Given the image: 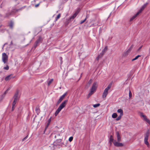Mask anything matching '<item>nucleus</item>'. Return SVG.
Returning <instances> with one entry per match:
<instances>
[{"label":"nucleus","instance_id":"f257e3e1","mask_svg":"<svg viewBox=\"0 0 150 150\" xmlns=\"http://www.w3.org/2000/svg\"><path fill=\"white\" fill-rule=\"evenodd\" d=\"M67 101V100H65L59 106L56 110L55 113L54 115L55 116H57L59 112L61 111V110L65 107Z\"/></svg>","mask_w":150,"mask_h":150},{"label":"nucleus","instance_id":"f03ea898","mask_svg":"<svg viewBox=\"0 0 150 150\" xmlns=\"http://www.w3.org/2000/svg\"><path fill=\"white\" fill-rule=\"evenodd\" d=\"M112 85V83H110L108 85V87L105 89L102 95L103 98H104L106 97L108 94V90L111 87Z\"/></svg>","mask_w":150,"mask_h":150},{"label":"nucleus","instance_id":"7ed1b4c3","mask_svg":"<svg viewBox=\"0 0 150 150\" xmlns=\"http://www.w3.org/2000/svg\"><path fill=\"white\" fill-rule=\"evenodd\" d=\"M149 130H148L144 135V143L147 145L148 146L149 145V144L148 141L149 136Z\"/></svg>","mask_w":150,"mask_h":150},{"label":"nucleus","instance_id":"20e7f679","mask_svg":"<svg viewBox=\"0 0 150 150\" xmlns=\"http://www.w3.org/2000/svg\"><path fill=\"white\" fill-rule=\"evenodd\" d=\"M79 11L80 10L78 9L73 16H71L69 19L67 20L66 23L68 24L71 21V19H73L74 18L78 15V13L79 12Z\"/></svg>","mask_w":150,"mask_h":150},{"label":"nucleus","instance_id":"39448f33","mask_svg":"<svg viewBox=\"0 0 150 150\" xmlns=\"http://www.w3.org/2000/svg\"><path fill=\"white\" fill-rule=\"evenodd\" d=\"M8 56L5 53H3L2 54V60L5 64L6 63L8 60Z\"/></svg>","mask_w":150,"mask_h":150},{"label":"nucleus","instance_id":"423d86ee","mask_svg":"<svg viewBox=\"0 0 150 150\" xmlns=\"http://www.w3.org/2000/svg\"><path fill=\"white\" fill-rule=\"evenodd\" d=\"M42 40V38L41 36H40L34 44V46L35 48L37 46L38 44L41 42Z\"/></svg>","mask_w":150,"mask_h":150},{"label":"nucleus","instance_id":"0eeeda50","mask_svg":"<svg viewBox=\"0 0 150 150\" xmlns=\"http://www.w3.org/2000/svg\"><path fill=\"white\" fill-rule=\"evenodd\" d=\"M119 142H117L115 140L113 142V144L114 145L117 147H121L123 146V144L122 143H119Z\"/></svg>","mask_w":150,"mask_h":150},{"label":"nucleus","instance_id":"6e6552de","mask_svg":"<svg viewBox=\"0 0 150 150\" xmlns=\"http://www.w3.org/2000/svg\"><path fill=\"white\" fill-rule=\"evenodd\" d=\"M142 12V10H139L136 14L132 17L129 20V21L131 22L133 21Z\"/></svg>","mask_w":150,"mask_h":150},{"label":"nucleus","instance_id":"1a4fd4ad","mask_svg":"<svg viewBox=\"0 0 150 150\" xmlns=\"http://www.w3.org/2000/svg\"><path fill=\"white\" fill-rule=\"evenodd\" d=\"M97 82H94L93 84L92 87L91 89L95 91L97 87Z\"/></svg>","mask_w":150,"mask_h":150},{"label":"nucleus","instance_id":"9d476101","mask_svg":"<svg viewBox=\"0 0 150 150\" xmlns=\"http://www.w3.org/2000/svg\"><path fill=\"white\" fill-rule=\"evenodd\" d=\"M19 93V91L17 90L16 91V92L15 93L14 96L13 98L14 99V100L18 101L19 99V97L18 96Z\"/></svg>","mask_w":150,"mask_h":150},{"label":"nucleus","instance_id":"9b49d317","mask_svg":"<svg viewBox=\"0 0 150 150\" xmlns=\"http://www.w3.org/2000/svg\"><path fill=\"white\" fill-rule=\"evenodd\" d=\"M116 133L117 136V142H120L121 141V139L120 134H119V132H116Z\"/></svg>","mask_w":150,"mask_h":150},{"label":"nucleus","instance_id":"f8f14e48","mask_svg":"<svg viewBox=\"0 0 150 150\" xmlns=\"http://www.w3.org/2000/svg\"><path fill=\"white\" fill-rule=\"evenodd\" d=\"M14 24V23L13 21H10V23L8 25V26L11 29H13Z\"/></svg>","mask_w":150,"mask_h":150},{"label":"nucleus","instance_id":"ddd939ff","mask_svg":"<svg viewBox=\"0 0 150 150\" xmlns=\"http://www.w3.org/2000/svg\"><path fill=\"white\" fill-rule=\"evenodd\" d=\"M11 76H12V75L10 74V75H9L7 76L5 78V80L6 81H7L9 80L12 78H13V77H12Z\"/></svg>","mask_w":150,"mask_h":150},{"label":"nucleus","instance_id":"4468645a","mask_svg":"<svg viewBox=\"0 0 150 150\" xmlns=\"http://www.w3.org/2000/svg\"><path fill=\"white\" fill-rule=\"evenodd\" d=\"M94 92H95V91L91 89L90 91V92L89 94H88V95L87 96V98H89L94 93Z\"/></svg>","mask_w":150,"mask_h":150},{"label":"nucleus","instance_id":"2eb2a0df","mask_svg":"<svg viewBox=\"0 0 150 150\" xmlns=\"http://www.w3.org/2000/svg\"><path fill=\"white\" fill-rule=\"evenodd\" d=\"M114 139L113 138V136L112 135H110L109 138V142L110 145L112 144V142H113Z\"/></svg>","mask_w":150,"mask_h":150},{"label":"nucleus","instance_id":"dca6fc26","mask_svg":"<svg viewBox=\"0 0 150 150\" xmlns=\"http://www.w3.org/2000/svg\"><path fill=\"white\" fill-rule=\"evenodd\" d=\"M64 98H62L61 96L60 97L59 99L58 100L56 103V105H58L63 99Z\"/></svg>","mask_w":150,"mask_h":150},{"label":"nucleus","instance_id":"f3484780","mask_svg":"<svg viewBox=\"0 0 150 150\" xmlns=\"http://www.w3.org/2000/svg\"><path fill=\"white\" fill-rule=\"evenodd\" d=\"M133 45H132L126 51V54H127L129 53L130 52L131 50L132 49V48L133 47Z\"/></svg>","mask_w":150,"mask_h":150},{"label":"nucleus","instance_id":"a211bd4d","mask_svg":"<svg viewBox=\"0 0 150 150\" xmlns=\"http://www.w3.org/2000/svg\"><path fill=\"white\" fill-rule=\"evenodd\" d=\"M117 112H118L120 113V115L122 116L123 115V111L122 109H118Z\"/></svg>","mask_w":150,"mask_h":150},{"label":"nucleus","instance_id":"6ab92c4d","mask_svg":"<svg viewBox=\"0 0 150 150\" xmlns=\"http://www.w3.org/2000/svg\"><path fill=\"white\" fill-rule=\"evenodd\" d=\"M36 113H37L38 115L40 113V108L38 107H36L35 110Z\"/></svg>","mask_w":150,"mask_h":150},{"label":"nucleus","instance_id":"aec40b11","mask_svg":"<svg viewBox=\"0 0 150 150\" xmlns=\"http://www.w3.org/2000/svg\"><path fill=\"white\" fill-rule=\"evenodd\" d=\"M51 118H50V119H48V122H47V125H46V127H45V129H46L47 128V127H48V126L50 125V122H51Z\"/></svg>","mask_w":150,"mask_h":150},{"label":"nucleus","instance_id":"412c9836","mask_svg":"<svg viewBox=\"0 0 150 150\" xmlns=\"http://www.w3.org/2000/svg\"><path fill=\"white\" fill-rule=\"evenodd\" d=\"M148 4V3H146L144 4L142 7L141 9L140 10H142V11L144 8Z\"/></svg>","mask_w":150,"mask_h":150},{"label":"nucleus","instance_id":"4be33fe9","mask_svg":"<svg viewBox=\"0 0 150 150\" xmlns=\"http://www.w3.org/2000/svg\"><path fill=\"white\" fill-rule=\"evenodd\" d=\"M108 50V47L107 46L105 47L104 49H103L102 51V53H103V54H105V53L106 52V51Z\"/></svg>","mask_w":150,"mask_h":150},{"label":"nucleus","instance_id":"5701e85b","mask_svg":"<svg viewBox=\"0 0 150 150\" xmlns=\"http://www.w3.org/2000/svg\"><path fill=\"white\" fill-rule=\"evenodd\" d=\"M140 116L143 117L144 120H145L146 119H147L146 117V115H144L142 113H140Z\"/></svg>","mask_w":150,"mask_h":150},{"label":"nucleus","instance_id":"b1692460","mask_svg":"<svg viewBox=\"0 0 150 150\" xmlns=\"http://www.w3.org/2000/svg\"><path fill=\"white\" fill-rule=\"evenodd\" d=\"M53 79H51L49 81H47V85L49 86L53 81Z\"/></svg>","mask_w":150,"mask_h":150},{"label":"nucleus","instance_id":"393cba45","mask_svg":"<svg viewBox=\"0 0 150 150\" xmlns=\"http://www.w3.org/2000/svg\"><path fill=\"white\" fill-rule=\"evenodd\" d=\"M117 116V114L116 113H113L112 115V117L113 118H116Z\"/></svg>","mask_w":150,"mask_h":150},{"label":"nucleus","instance_id":"a878e982","mask_svg":"<svg viewBox=\"0 0 150 150\" xmlns=\"http://www.w3.org/2000/svg\"><path fill=\"white\" fill-rule=\"evenodd\" d=\"M141 55H138L136 57L132 59V61H133L134 60H135L137 59L139 57H140Z\"/></svg>","mask_w":150,"mask_h":150},{"label":"nucleus","instance_id":"bb28decb","mask_svg":"<svg viewBox=\"0 0 150 150\" xmlns=\"http://www.w3.org/2000/svg\"><path fill=\"white\" fill-rule=\"evenodd\" d=\"M92 82V80L91 79L90 80L88 81V83L87 84V86L88 87H89L90 85L91 84V83Z\"/></svg>","mask_w":150,"mask_h":150},{"label":"nucleus","instance_id":"cd10ccee","mask_svg":"<svg viewBox=\"0 0 150 150\" xmlns=\"http://www.w3.org/2000/svg\"><path fill=\"white\" fill-rule=\"evenodd\" d=\"M61 14L59 13L58 14V15L57 16V17L56 18L55 22L57 21V19L59 18L60 17Z\"/></svg>","mask_w":150,"mask_h":150},{"label":"nucleus","instance_id":"c85d7f7f","mask_svg":"<svg viewBox=\"0 0 150 150\" xmlns=\"http://www.w3.org/2000/svg\"><path fill=\"white\" fill-rule=\"evenodd\" d=\"M17 101L14 100L12 103V106H15L17 102Z\"/></svg>","mask_w":150,"mask_h":150},{"label":"nucleus","instance_id":"c756f323","mask_svg":"<svg viewBox=\"0 0 150 150\" xmlns=\"http://www.w3.org/2000/svg\"><path fill=\"white\" fill-rule=\"evenodd\" d=\"M100 105V104L98 103V104L93 105V106L94 108H96L98 107Z\"/></svg>","mask_w":150,"mask_h":150},{"label":"nucleus","instance_id":"7c9ffc66","mask_svg":"<svg viewBox=\"0 0 150 150\" xmlns=\"http://www.w3.org/2000/svg\"><path fill=\"white\" fill-rule=\"evenodd\" d=\"M62 139H57L56 141H55V142H56L57 143L59 144L61 142Z\"/></svg>","mask_w":150,"mask_h":150},{"label":"nucleus","instance_id":"2f4dec72","mask_svg":"<svg viewBox=\"0 0 150 150\" xmlns=\"http://www.w3.org/2000/svg\"><path fill=\"white\" fill-rule=\"evenodd\" d=\"M122 116V115H120L117 118H116V120L117 121H118V120H120L121 119Z\"/></svg>","mask_w":150,"mask_h":150},{"label":"nucleus","instance_id":"473e14b6","mask_svg":"<svg viewBox=\"0 0 150 150\" xmlns=\"http://www.w3.org/2000/svg\"><path fill=\"white\" fill-rule=\"evenodd\" d=\"M86 19H87V16H86V18L84 19V20H82V21H81L80 22V24H82L84 22H85V21L86 20Z\"/></svg>","mask_w":150,"mask_h":150},{"label":"nucleus","instance_id":"72a5a7b5","mask_svg":"<svg viewBox=\"0 0 150 150\" xmlns=\"http://www.w3.org/2000/svg\"><path fill=\"white\" fill-rule=\"evenodd\" d=\"M132 96V94L131 91L129 89V98H131Z\"/></svg>","mask_w":150,"mask_h":150},{"label":"nucleus","instance_id":"f704fd0d","mask_svg":"<svg viewBox=\"0 0 150 150\" xmlns=\"http://www.w3.org/2000/svg\"><path fill=\"white\" fill-rule=\"evenodd\" d=\"M67 92H66L64 93L62 96H61L64 98L65 96L67 95Z\"/></svg>","mask_w":150,"mask_h":150},{"label":"nucleus","instance_id":"c9c22d12","mask_svg":"<svg viewBox=\"0 0 150 150\" xmlns=\"http://www.w3.org/2000/svg\"><path fill=\"white\" fill-rule=\"evenodd\" d=\"M148 123H149V125H150V120L148 119L147 118L145 120Z\"/></svg>","mask_w":150,"mask_h":150},{"label":"nucleus","instance_id":"e433bc0d","mask_svg":"<svg viewBox=\"0 0 150 150\" xmlns=\"http://www.w3.org/2000/svg\"><path fill=\"white\" fill-rule=\"evenodd\" d=\"M104 54H103V53L102 52L101 53H100L98 55L100 56V58H101Z\"/></svg>","mask_w":150,"mask_h":150},{"label":"nucleus","instance_id":"4c0bfd02","mask_svg":"<svg viewBox=\"0 0 150 150\" xmlns=\"http://www.w3.org/2000/svg\"><path fill=\"white\" fill-rule=\"evenodd\" d=\"M37 29L38 30V33L41 31L42 28L41 27H39L37 28Z\"/></svg>","mask_w":150,"mask_h":150},{"label":"nucleus","instance_id":"58836bf2","mask_svg":"<svg viewBox=\"0 0 150 150\" xmlns=\"http://www.w3.org/2000/svg\"><path fill=\"white\" fill-rule=\"evenodd\" d=\"M9 69V67L8 65H7L6 67H4V69L6 70H8Z\"/></svg>","mask_w":150,"mask_h":150},{"label":"nucleus","instance_id":"ea45409f","mask_svg":"<svg viewBox=\"0 0 150 150\" xmlns=\"http://www.w3.org/2000/svg\"><path fill=\"white\" fill-rule=\"evenodd\" d=\"M73 139V137H70L69 138V140L70 142H71Z\"/></svg>","mask_w":150,"mask_h":150},{"label":"nucleus","instance_id":"a19ab883","mask_svg":"<svg viewBox=\"0 0 150 150\" xmlns=\"http://www.w3.org/2000/svg\"><path fill=\"white\" fill-rule=\"evenodd\" d=\"M59 59L60 61V63L61 64H62V57H59Z\"/></svg>","mask_w":150,"mask_h":150},{"label":"nucleus","instance_id":"79ce46f5","mask_svg":"<svg viewBox=\"0 0 150 150\" xmlns=\"http://www.w3.org/2000/svg\"><path fill=\"white\" fill-rule=\"evenodd\" d=\"M28 136H27L26 137H24V138H23L22 139V141L23 142V141H25V140H26L27 138H28Z\"/></svg>","mask_w":150,"mask_h":150},{"label":"nucleus","instance_id":"37998d69","mask_svg":"<svg viewBox=\"0 0 150 150\" xmlns=\"http://www.w3.org/2000/svg\"><path fill=\"white\" fill-rule=\"evenodd\" d=\"M40 4V2L38 4H36L35 6V7H38L39 6V5Z\"/></svg>","mask_w":150,"mask_h":150},{"label":"nucleus","instance_id":"c03bdc74","mask_svg":"<svg viewBox=\"0 0 150 150\" xmlns=\"http://www.w3.org/2000/svg\"><path fill=\"white\" fill-rule=\"evenodd\" d=\"M100 58V56H99V55H98V56L96 57V59L97 60H98Z\"/></svg>","mask_w":150,"mask_h":150},{"label":"nucleus","instance_id":"a18cd8bd","mask_svg":"<svg viewBox=\"0 0 150 150\" xmlns=\"http://www.w3.org/2000/svg\"><path fill=\"white\" fill-rule=\"evenodd\" d=\"M15 108V106H12V110L13 111L14 109Z\"/></svg>","mask_w":150,"mask_h":150},{"label":"nucleus","instance_id":"49530a36","mask_svg":"<svg viewBox=\"0 0 150 150\" xmlns=\"http://www.w3.org/2000/svg\"><path fill=\"white\" fill-rule=\"evenodd\" d=\"M13 45V42H12V41H11V43H10V46H11V45Z\"/></svg>","mask_w":150,"mask_h":150},{"label":"nucleus","instance_id":"de8ad7c7","mask_svg":"<svg viewBox=\"0 0 150 150\" xmlns=\"http://www.w3.org/2000/svg\"><path fill=\"white\" fill-rule=\"evenodd\" d=\"M96 25H94V24H92L91 26H95Z\"/></svg>","mask_w":150,"mask_h":150},{"label":"nucleus","instance_id":"09e8293b","mask_svg":"<svg viewBox=\"0 0 150 150\" xmlns=\"http://www.w3.org/2000/svg\"><path fill=\"white\" fill-rule=\"evenodd\" d=\"M142 47V46L140 47L138 49V50L139 51Z\"/></svg>","mask_w":150,"mask_h":150},{"label":"nucleus","instance_id":"8fccbe9b","mask_svg":"<svg viewBox=\"0 0 150 150\" xmlns=\"http://www.w3.org/2000/svg\"><path fill=\"white\" fill-rule=\"evenodd\" d=\"M6 91L4 93V94H6Z\"/></svg>","mask_w":150,"mask_h":150},{"label":"nucleus","instance_id":"3c124183","mask_svg":"<svg viewBox=\"0 0 150 150\" xmlns=\"http://www.w3.org/2000/svg\"><path fill=\"white\" fill-rule=\"evenodd\" d=\"M8 43H6L4 44V45H6Z\"/></svg>","mask_w":150,"mask_h":150},{"label":"nucleus","instance_id":"603ef678","mask_svg":"<svg viewBox=\"0 0 150 150\" xmlns=\"http://www.w3.org/2000/svg\"><path fill=\"white\" fill-rule=\"evenodd\" d=\"M91 21H94V20H91Z\"/></svg>","mask_w":150,"mask_h":150},{"label":"nucleus","instance_id":"864d4df0","mask_svg":"<svg viewBox=\"0 0 150 150\" xmlns=\"http://www.w3.org/2000/svg\"><path fill=\"white\" fill-rule=\"evenodd\" d=\"M5 45H4H4H3V47H2V48H4V47Z\"/></svg>","mask_w":150,"mask_h":150},{"label":"nucleus","instance_id":"5fc2aeb1","mask_svg":"<svg viewBox=\"0 0 150 150\" xmlns=\"http://www.w3.org/2000/svg\"><path fill=\"white\" fill-rule=\"evenodd\" d=\"M5 45H4H4H3V47H2V48H4V47Z\"/></svg>","mask_w":150,"mask_h":150},{"label":"nucleus","instance_id":"6e6d98bb","mask_svg":"<svg viewBox=\"0 0 150 150\" xmlns=\"http://www.w3.org/2000/svg\"><path fill=\"white\" fill-rule=\"evenodd\" d=\"M5 45H4H4H3V47H2V48H4V47Z\"/></svg>","mask_w":150,"mask_h":150},{"label":"nucleus","instance_id":"4d7b16f0","mask_svg":"<svg viewBox=\"0 0 150 150\" xmlns=\"http://www.w3.org/2000/svg\"><path fill=\"white\" fill-rule=\"evenodd\" d=\"M76 0L77 1H81V0Z\"/></svg>","mask_w":150,"mask_h":150},{"label":"nucleus","instance_id":"13d9d810","mask_svg":"<svg viewBox=\"0 0 150 150\" xmlns=\"http://www.w3.org/2000/svg\"><path fill=\"white\" fill-rule=\"evenodd\" d=\"M98 23H99V22H97V24H96V25H97L98 24Z\"/></svg>","mask_w":150,"mask_h":150},{"label":"nucleus","instance_id":"bf43d9fd","mask_svg":"<svg viewBox=\"0 0 150 150\" xmlns=\"http://www.w3.org/2000/svg\"><path fill=\"white\" fill-rule=\"evenodd\" d=\"M56 137L57 136L56 135H55V136H54V137L55 138H56Z\"/></svg>","mask_w":150,"mask_h":150},{"label":"nucleus","instance_id":"052dcab7","mask_svg":"<svg viewBox=\"0 0 150 150\" xmlns=\"http://www.w3.org/2000/svg\"><path fill=\"white\" fill-rule=\"evenodd\" d=\"M57 136H59L60 135V134H57Z\"/></svg>","mask_w":150,"mask_h":150},{"label":"nucleus","instance_id":"680f3d73","mask_svg":"<svg viewBox=\"0 0 150 150\" xmlns=\"http://www.w3.org/2000/svg\"><path fill=\"white\" fill-rule=\"evenodd\" d=\"M19 116H20L19 115H18V117H19Z\"/></svg>","mask_w":150,"mask_h":150},{"label":"nucleus","instance_id":"e2e57ef3","mask_svg":"<svg viewBox=\"0 0 150 150\" xmlns=\"http://www.w3.org/2000/svg\"><path fill=\"white\" fill-rule=\"evenodd\" d=\"M21 10V9H18V10H17V11H18V10Z\"/></svg>","mask_w":150,"mask_h":150},{"label":"nucleus","instance_id":"0e129e2a","mask_svg":"<svg viewBox=\"0 0 150 150\" xmlns=\"http://www.w3.org/2000/svg\"><path fill=\"white\" fill-rule=\"evenodd\" d=\"M149 50H150V48H149Z\"/></svg>","mask_w":150,"mask_h":150}]
</instances>
